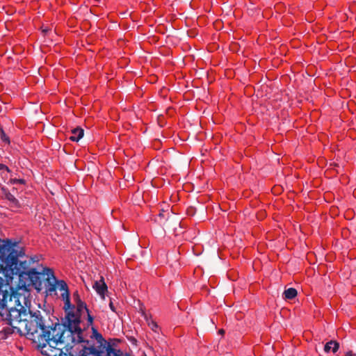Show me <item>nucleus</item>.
<instances>
[{
  "instance_id": "dca6fc26",
  "label": "nucleus",
  "mask_w": 356,
  "mask_h": 356,
  "mask_svg": "<svg viewBox=\"0 0 356 356\" xmlns=\"http://www.w3.org/2000/svg\"><path fill=\"white\" fill-rule=\"evenodd\" d=\"M109 307L113 312H116L115 307L112 301H111L109 303Z\"/></svg>"
},
{
  "instance_id": "4be33fe9",
  "label": "nucleus",
  "mask_w": 356,
  "mask_h": 356,
  "mask_svg": "<svg viewBox=\"0 0 356 356\" xmlns=\"http://www.w3.org/2000/svg\"><path fill=\"white\" fill-rule=\"evenodd\" d=\"M219 333H220V334H223L225 333L224 330H222V329L220 330H219Z\"/></svg>"
},
{
  "instance_id": "39448f33",
  "label": "nucleus",
  "mask_w": 356,
  "mask_h": 356,
  "mask_svg": "<svg viewBox=\"0 0 356 356\" xmlns=\"http://www.w3.org/2000/svg\"><path fill=\"white\" fill-rule=\"evenodd\" d=\"M106 356H130L127 353H124L120 349L114 348L111 344H107L106 347Z\"/></svg>"
},
{
  "instance_id": "423d86ee",
  "label": "nucleus",
  "mask_w": 356,
  "mask_h": 356,
  "mask_svg": "<svg viewBox=\"0 0 356 356\" xmlns=\"http://www.w3.org/2000/svg\"><path fill=\"white\" fill-rule=\"evenodd\" d=\"M84 135V131L80 127H76L72 130V136H70V140L78 142Z\"/></svg>"
},
{
  "instance_id": "a211bd4d",
  "label": "nucleus",
  "mask_w": 356,
  "mask_h": 356,
  "mask_svg": "<svg viewBox=\"0 0 356 356\" xmlns=\"http://www.w3.org/2000/svg\"><path fill=\"white\" fill-rule=\"evenodd\" d=\"M49 29L48 28H44L42 29V31L44 34H47L49 32Z\"/></svg>"
},
{
  "instance_id": "ddd939ff",
  "label": "nucleus",
  "mask_w": 356,
  "mask_h": 356,
  "mask_svg": "<svg viewBox=\"0 0 356 356\" xmlns=\"http://www.w3.org/2000/svg\"><path fill=\"white\" fill-rule=\"evenodd\" d=\"M332 345L331 341H330L327 343H326L325 346H324L325 352H326V353L330 352V350H332Z\"/></svg>"
},
{
  "instance_id": "412c9836",
  "label": "nucleus",
  "mask_w": 356,
  "mask_h": 356,
  "mask_svg": "<svg viewBox=\"0 0 356 356\" xmlns=\"http://www.w3.org/2000/svg\"><path fill=\"white\" fill-rule=\"evenodd\" d=\"M28 262H31V264L35 262V259L33 258H31Z\"/></svg>"
},
{
  "instance_id": "0eeeda50",
  "label": "nucleus",
  "mask_w": 356,
  "mask_h": 356,
  "mask_svg": "<svg viewBox=\"0 0 356 356\" xmlns=\"http://www.w3.org/2000/svg\"><path fill=\"white\" fill-rule=\"evenodd\" d=\"M2 191L3 192V195L5 196V198L10 202L11 206L15 207H19V202L15 197V196L10 192H9L8 190H6V189H5L3 188H2Z\"/></svg>"
},
{
  "instance_id": "2eb2a0df",
  "label": "nucleus",
  "mask_w": 356,
  "mask_h": 356,
  "mask_svg": "<svg viewBox=\"0 0 356 356\" xmlns=\"http://www.w3.org/2000/svg\"><path fill=\"white\" fill-rule=\"evenodd\" d=\"M6 170L8 172L9 171L8 168L6 165L0 163V170Z\"/></svg>"
},
{
  "instance_id": "6ab92c4d",
  "label": "nucleus",
  "mask_w": 356,
  "mask_h": 356,
  "mask_svg": "<svg viewBox=\"0 0 356 356\" xmlns=\"http://www.w3.org/2000/svg\"><path fill=\"white\" fill-rule=\"evenodd\" d=\"M14 183H24V180L23 179H14L13 181Z\"/></svg>"
},
{
  "instance_id": "1a4fd4ad",
  "label": "nucleus",
  "mask_w": 356,
  "mask_h": 356,
  "mask_svg": "<svg viewBox=\"0 0 356 356\" xmlns=\"http://www.w3.org/2000/svg\"><path fill=\"white\" fill-rule=\"evenodd\" d=\"M92 335H93L94 338L102 345L103 344V343H104V348L106 349L107 344H110V343L106 342V341L103 338L102 335L98 332V331L97 330L96 328L92 327Z\"/></svg>"
},
{
  "instance_id": "9b49d317",
  "label": "nucleus",
  "mask_w": 356,
  "mask_h": 356,
  "mask_svg": "<svg viewBox=\"0 0 356 356\" xmlns=\"http://www.w3.org/2000/svg\"><path fill=\"white\" fill-rule=\"evenodd\" d=\"M0 138L3 142L7 143H10V140H9L8 137L6 135L4 131L3 130V129L1 128V126H0Z\"/></svg>"
},
{
  "instance_id": "f257e3e1",
  "label": "nucleus",
  "mask_w": 356,
  "mask_h": 356,
  "mask_svg": "<svg viewBox=\"0 0 356 356\" xmlns=\"http://www.w3.org/2000/svg\"><path fill=\"white\" fill-rule=\"evenodd\" d=\"M22 298V294L16 289L12 291L5 289L0 293V321L8 325L0 332V334H4L2 338L17 333L21 336L25 335L40 348L48 345L56 349L58 354L54 356H75L72 351H70L64 334L56 333V329L60 325L59 320L51 325H47L41 312H33L24 307L21 303ZM103 353L102 350H98L94 346H84L76 356H103Z\"/></svg>"
},
{
  "instance_id": "f8f14e48",
  "label": "nucleus",
  "mask_w": 356,
  "mask_h": 356,
  "mask_svg": "<svg viewBox=\"0 0 356 356\" xmlns=\"http://www.w3.org/2000/svg\"><path fill=\"white\" fill-rule=\"evenodd\" d=\"M331 343L332 345V351L334 353H335L336 352H337V350L339 348V343L337 341H334V340H331Z\"/></svg>"
},
{
  "instance_id": "6e6552de",
  "label": "nucleus",
  "mask_w": 356,
  "mask_h": 356,
  "mask_svg": "<svg viewBox=\"0 0 356 356\" xmlns=\"http://www.w3.org/2000/svg\"><path fill=\"white\" fill-rule=\"evenodd\" d=\"M298 294L297 290L294 288H289L286 289L284 293V298L285 300H291L296 297Z\"/></svg>"
},
{
  "instance_id": "7ed1b4c3",
  "label": "nucleus",
  "mask_w": 356,
  "mask_h": 356,
  "mask_svg": "<svg viewBox=\"0 0 356 356\" xmlns=\"http://www.w3.org/2000/svg\"><path fill=\"white\" fill-rule=\"evenodd\" d=\"M2 249L3 252H7L6 257H0V293L12 290H24L29 291L31 286L40 291L42 289V281L47 276L46 269L42 272H38L35 268L29 269L31 262L19 260L25 256L24 251L15 249L17 247V242H13L10 239L3 241Z\"/></svg>"
},
{
  "instance_id": "20e7f679",
  "label": "nucleus",
  "mask_w": 356,
  "mask_h": 356,
  "mask_svg": "<svg viewBox=\"0 0 356 356\" xmlns=\"http://www.w3.org/2000/svg\"><path fill=\"white\" fill-rule=\"evenodd\" d=\"M93 288L95 289L97 293L104 298L105 292L107 291V285L106 284L103 277L99 281H95L93 284Z\"/></svg>"
},
{
  "instance_id": "aec40b11",
  "label": "nucleus",
  "mask_w": 356,
  "mask_h": 356,
  "mask_svg": "<svg viewBox=\"0 0 356 356\" xmlns=\"http://www.w3.org/2000/svg\"><path fill=\"white\" fill-rule=\"evenodd\" d=\"M159 217L160 218H164V213H160L159 214Z\"/></svg>"
},
{
  "instance_id": "9d476101",
  "label": "nucleus",
  "mask_w": 356,
  "mask_h": 356,
  "mask_svg": "<svg viewBox=\"0 0 356 356\" xmlns=\"http://www.w3.org/2000/svg\"><path fill=\"white\" fill-rule=\"evenodd\" d=\"M145 318H146L147 323L148 325L150 327V328L155 332H157V330L159 327L157 323L156 322H154V321L148 318L146 316H145Z\"/></svg>"
},
{
  "instance_id": "f3484780",
  "label": "nucleus",
  "mask_w": 356,
  "mask_h": 356,
  "mask_svg": "<svg viewBox=\"0 0 356 356\" xmlns=\"http://www.w3.org/2000/svg\"><path fill=\"white\" fill-rule=\"evenodd\" d=\"M345 356H355V354L352 350H349L346 353Z\"/></svg>"
},
{
  "instance_id": "4468645a",
  "label": "nucleus",
  "mask_w": 356,
  "mask_h": 356,
  "mask_svg": "<svg viewBox=\"0 0 356 356\" xmlns=\"http://www.w3.org/2000/svg\"><path fill=\"white\" fill-rule=\"evenodd\" d=\"M73 298H74V300L75 302H79V300H81V298H80V296H79L78 291H75L73 293Z\"/></svg>"
},
{
  "instance_id": "f03ea898",
  "label": "nucleus",
  "mask_w": 356,
  "mask_h": 356,
  "mask_svg": "<svg viewBox=\"0 0 356 356\" xmlns=\"http://www.w3.org/2000/svg\"><path fill=\"white\" fill-rule=\"evenodd\" d=\"M46 293L51 294L56 289L63 291L61 297L64 301L65 316L59 321L60 325L56 331V333L64 334L67 346L70 351H72L75 344L89 343L88 340H85L84 332L92 325L94 318L86 304L82 300L75 302L76 307L71 304L69 289L64 280H57L52 269H46Z\"/></svg>"
}]
</instances>
